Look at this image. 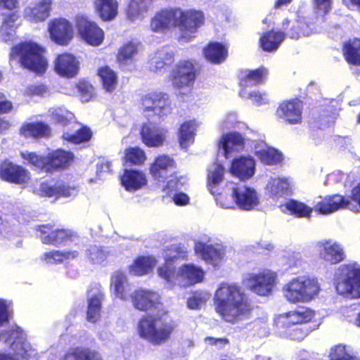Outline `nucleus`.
<instances>
[{"label": "nucleus", "instance_id": "bb28decb", "mask_svg": "<svg viewBox=\"0 0 360 360\" xmlns=\"http://www.w3.org/2000/svg\"><path fill=\"white\" fill-rule=\"evenodd\" d=\"M51 0H36L24 9V17L32 22L44 21L50 15Z\"/></svg>", "mask_w": 360, "mask_h": 360}, {"label": "nucleus", "instance_id": "49530a36", "mask_svg": "<svg viewBox=\"0 0 360 360\" xmlns=\"http://www.w3.org/2000/svg\"><path fill=\"white\" fill-rule=\"evenodd\" d=\"M343 53L349 63L360 65V39L355 38L346 42Z\"/></svg>", "mask_w": 360, "mask_h": 360}, {"label": "nucleus", "instance_id": "e2e57ef3", "mask_svg": "<svg viewBox=\"0 0 360 360\" xmlns=\"http://www.w3.org/2000/svg\"><path fill=\"white\" fill-rule=\"evenodd\" d=\"M187 182V178L186 176L176 175H170L169 179L167 181V184L162 186V191L169 194L174 191L180 189Z\"/></svg>", "mask_w": 360, "mask_h": 360}, {"label": "nucleus", "instance_id": "72a5a7b5", "mask_svg": "<svg viewBox=\"0 0 360 360\" xmlns=\"http://www.w3.org/2000/svg\"><path fill=\"white\" fill-rule=\"evenodd\" d=\"M122 184L128 191L140 189L147 183L146 175L137 170L126 169L121 178Z\"/></svg>", "mask_w": 360, "mask_h": 360}, {"label": "nucleus", "instance_id": "de8ad7c7", "mask_svg": "<svg viewBox=\"0 0 360 360\" xmlns=\"http://www.w3.org/2000/svg\"><path fill=\"white\" fill-rule=\"evenodd\" d=\"M152 0H130L127 16L131 20L142 18L151 5Z\"/></svg>", "mask_w": 360, "mask_h": 360}, {"label": "nucleus", "instance_id": "a18cd8bd", "mask_svg": "<svg viewBox=\"0 0 360 360\" xmlns=\"http://www.w3.org/2000/svg\"><path fill=\"white\" fill-rule=\"evenodd\" d=\"M18 20L19 16L15 13L9 14L4 19L0 30L1 37L4 41H8L13 39L15 35V30L18 25Z\"/></svg>", "mask_w": 360, "mask_h": 360}, {"label": "nucleus", "instance_id": "69168bd1", "mask_svg": "<svg viewBox=\"0 0 360 360\" xmlns=\"http://www.w3.org/2000/svg\"><path fill=\"white\" fill-rule=\"evenodd\" d=\"M187 249L182 245H174L170 250V253L167 254L165 256V264H167V259L170 257L169 265L172 266V262L177 259H185L187 257Z\"/></svg>", "mask_w": 360, "mask_h": 360}, {"label": "nucleus", "instance_id": "f03ea898", "mask_svg": "<svg viewBox=\"0 0 360 360\" xmlns=\"http://www.w3.org/2000/svg\"><path fill=\"white\" fill-rule=\"evenodd\" d=\"M215 311L226 322L236 323L250 318L252 307L242 288L233 283H221L214 295Z\"/></svg>", "mask_w": 360, "mask_h": 360}, {"label": "nucleus", "instance_id": "ea45409f", "mask_svg": "<svg viewBox=\"0 0 360 360\" xmlns=\"http://www.w3.org/2000/svg\"><path fill=\"white\" fill-rule=\"evenodd\" d=\"M103 298V294L99 289L89 292L87 308V320L89 321L95 323L99 319Z\"/></svg>", "mask_w": 360, "mask_h": 360}, {"label": "nucleus", "instance_id": "09e8293b", "mask_svg": "<svg viewBox=\"0 0 360 360\" xmlns=\"http://www.w3.org/2000/svg\"><path fill=\"white\" fill-rule=\"evenodd\" d=\"M78 255L79 252L77 250H53L44 252L41 256V259L44 260L47 264H53L63 262L66 260L73 259L76 258Z\"/></svg>", "mask_w": 360, "mask_h": 360}, {"label": "nucleus", "instance_id": "774afa93", "mask_svg": "<svg viewBox=\"0 0 360 360\" xmlns=\"http://www.w3.org/2000/svg\"><path fill=\"white\" fill-rule=\"evenodd\" d=\"M12 317V310L9 303L0 299V326L7 323Z\"/></svg>", "mask_w": 360, "mask_h": 360}, {"label": "nucleus", "instance_id": "c756f323", "mask_svg": "<svg viewBox=\"0 0 360 360\" xmlns=\"http://www.w3.org/2000/svg\"><path fill=\"white\" fill-rule=\"evenodd\" d=\"M349 204V200L345 199L343 196L333 195L325 197L317 201L315 205V209L323 214H329L340 209L347 207Z\"/></svg>", "mask_w": 360, "mask_h": 360}, {"label": "nucleus", "instance_id": "9b49d317", "mask_svg": "<svg viewBox=\"0 0 360 360\" xmlns=\"http://www.w3.org/2000/svg\"><path fill=\"white\" fill-rule=\"evenodd\" d=\"M143 110L148 117H156L163 120L172 112L171 101L166 94L153 92L142 98Z\"/></svg>", "mask_w": 360, "mask_h": 360}, {"label": "nucleus", "instance_id": "7c9ffc66", "mask_svg": "<svg viewBox=\"0 0 360 360\" xmlns=\"http://www.w3.org/2000/svg\"><path fill=\"white\" fill-rule=\"evenodd\" d=\"M255 155L265 165H275L282 160L283 155L278 150L268 146L264 141L255 142Z\"/></svg>", "mask_w": 360, "mask_h": 360}, {"label": "nucleus", "instance_id": "cd10ccee", "mask_svg": "<svg viewBox=\"0 0 360 360\" xmlns=\"http://www.w3.org/2000/svg\"><path fill=\"white\" fill-rule=\"evenodd\" d=\"M2 179L15 184H25L30 179V173L20 166L4 162L0 167Z\"/></svg>", "mask_w": 360, "mask_h": 360}, {"label": "nucleus", "instance_id": "4d7b16f0", "mask_svg": "<svg viewBox=\"0 0 360 360\" xmlns=\"http://www.w3.org/2000/svg\"><path fill=\"white\" fill-rule=\"evenodd\" d=\"M240 96L243 98L251 99L252 103L257 105H264L269 101V96L265 91H248L245 89H242L240 91Z\"/></svg>", "mask_w": 360, "mask_h": 360}, {"label": "nucleus", "instance_id": "f704fd0d", "mask_svg": "<svg viewBox=\"0 0 360 360\" xmlns=\"http://www.w3.org/2000/svg\"><path fill=\"white\" fill-rule=\"evenodd\" d=\"M111 288L117 298L124 301L128 300L130 284L124 273L117 271L112 274Z\"/></svg>", "mask_w": 360, "mask_h": 360}, {"label": "nucleus", "instance_id": "603ef678", "mask_svg": "<svg viewBox=\"0 0 360 360\" xmlns=\"http://www.w3.org/2000/svg\"><path fill=\"white\" fill-rule=\"evenodd\" d=\"M284 206L291 214L297 217L309 218L312 213V208L295 200H290Z\"/></svg>", "mask_w": 360, "mask_h": 360}, {"label": "nucleus", "instance_id": "f3484780", "mask_svg": "<svg viewBox=\"0 0 360 360\" xmlns=\"http://www.w3.org/2000/svg\"><path fill=\"white\" fill-rule=\"evenodd\" d=\"M48 31L51 41L60 46L68 45L74 35L72 23L65 18H56L50 21Z\"/></svg>", "mask_w": 360, "mask_h": 360}, {"label": "nucleus", "instance_id": "13d9d810", "mask_svg": "<svg viewBox=\"0 0 360 360\" xmlns=\"http://www.w3.org/2000/svg\"><path fill=\"white\" fill-rule=\"evenodd\" d=\"M91 136V131L87 127H82L78 129L75 134H70L65 132L63 134V137L64 139L75 143H79L84 141H87Z\"/></svg>", "mask_w": 360, "mask_h": 360}, {"label": "nucleus", "instance_id": "58836bf2", "mask_svg": "<svg viewBox=\"0 0 360 360\" xmlns=\"http://www.w3.org/2000/svg\"><path fill=\"white\" fill-rule=\"evenodd\" d=\"M200 123L190 120L183 123L179 129V141L182 148L187 149L194 142L195 131Z\"/></svg>", "mask_w": 360, "mask_h": 360}, {"label": "nucleus", "instance_id": "c9c22d12", "mask_svg": "<svg viewBox=\"0 0 360 360\" xmlns=\"http://www.w3.org/2000/svg\"><path fill=\"white\" fill-rule=\"evenodd\" d=\"M74 155L70 151L58 149L48 155V167L47 172L58 168H65L68 167L73 160Z\"/></svg>", "mask_w": 360, "mask_h": 360}, {"label": "nucleus", "instance_id": "20e7f679", "mask_svg": "<svg viewBox=\"0 0 360 360\" xmlns=\"http://www.w3.org/2000/svg\"><path fill=\"white\" fill-rule=\"evenodd\" d=\"M281 29L285 32L281 30H271L262 34L260 44L265 51L277 50L286 36L295 39L301 36H309L316 32L304 22L290 21L288 18L283 20Z\"/></svg>", "mask_w": 360, "mask_h": 360}, {"label": "nucleus", "instance_id": "864d4df0", "mask_svg": "<svg viewBox=\"0 0 360 360\" xmlns=\"http://www.w3.org/2000/svg\"><path fill=\"white\" fill-rule=\"evenodd\" d=\"M98 74L103 82V88L107 91H112L117 84V76L115 72L105 66L101 68Z\"/></svg>", "mask_w": 360, "mask_h": 360}, {"label": "nucleus", "instance_id": "79ce46f5", "mask_svg": "<svg viewBox=\"0 0 360 360\" xmlns=\"http://www.w3.org/2000/svg\"><path fill=\"white\" fill-rule=\"evenodd\" d=\"M94 6L97 13L103 20H111L117 15V0H95Z\"/></svg>", "mask_w": 360, "mask_h": 360}, {"label": "nucleus", "instance_id": "2f4dec72", "mask_svg": "<svg viewBox=\"0 0 360 360\" xmlns=\"http://www.w3.org/2000/svg\"><path fill=\"white\" fill-rule=\"evenodd\" d=\"M174 160L167 155L157 157L150 166V174L159 182H164L167 179L168 173L174 167Z\"/></svg>", "mask_w": 360, "mask_h": 360}, {"label": "nucleus", "instance_id": "e433bc0d", "mask_svg": "<svg viewBox=\"0 0 360 360\" xmlns=\"http://www.w3.org/2000/svg\"><path fill=\"white\" fill-rule=\"evenodd\" d=\"M268 75V70L265 68H260L256 70H245L240 72V84L242 89L255 86L262 83Z\"/></svg>", "mask_w": 360, "mask_h": 360}, {"label": "nucleus", "instance_id": "052dcab7", "mask_svg": "<svg viewBox=\"0 0 360 360\" xmlns=\"http://www.w3.org/2000/svg\"><path fill=\"white\" fill-rule=\"evenodd\" d=\"M53 119L62 124L73 119V114L63 107L53 108L49 111Z\"/></svg>", "mask_w": 360, "mask_h": 360}, {"label": "nucleus", "instance_id": "dca6fc26", "mask_svg": "<svg viewBox=\"0 0 360 360\" xmlns=\"http://www.w3.org/2000/svg\"><path fill=\"white\" fill-rule=\"evenodd\" d=\"M33 193L41 197L74 198L78 193L76 186H70L63 183L52 184L50 182L37 183L33 188Z\"/></svg>", "mask_w": 360, "mask_h": 360}, {"label": "nucleus", "instance_id": "4c0bfd02", "mask_svg": "<svg viewBox=\"0 0 360 360\" xmlns=\"http://www.w3.org/2000/svg\"><path fill=\"white\" fill-rule=\"evenodd\" d=\"M174 61V56L168 49L164 48L157 51L150 56L149 68L151 71L158 72L165 66L171 65Z\"/></svg>", "mask_w": 360, "mask_h": 360}, {"label": "nucleus", "instance_id": "ddd939ff", "mask_svg": "<svg viewBox=\"0 0 360 360\" xmlns=\"http://www.w3.org/2000/svg\"><path fill=\"white\" fill-rule=\"evenodd\" d=\"M76 27L80 37L88 44L99 46L104 39V32L98 25L89 20L84 15H77L75 18Z\"/></svg>", "mask_w": 360, "mask_h": 360}, {"label": "nucleus", "instance_id": "412c9836", "mask_svg": "<svg viewBox=\"0 0 360 360\" xmlns=\"http://www.w3.org/2000/svg\"><path fill=\"white\" fill-rule=\"evenodd\" d=\"M256 162L250 156H240L234 158L229 168L230 173L241 181L251 179L255 173Z\"/></svg>", "mask_w": 360, "mask_h": 360}, {"label": "nucleus", "instance_id": "338daca9", "mask_svg": "<svg viewBox=\"0 0 360 360\" xmlns=\"http://www.w3.org/2000/svg\"><path fill=\"white\" fill-rule=\"evenodd\" d=\"M353 180V174H348L341 171H337L328 174L326 181L342 182L345 186H347L352 184Z\"/></svg>", "mask_w": 360, "mask_h": 360}, {"label": "nucleus", "instance_id": "4be33fe9", "mask_svg": "<svg viewBox=\"0 0 360 360\" xmlns=\"http://www.w3.org/2000/svg\"><path fill=\"white\" fill-rule=\"evenodd\" d=\"M167 129L165 127L157 126L153 122L144 124L141 131L142 141L148 147H159L166 140Z\"/></svg>", "mask_w": 360, "mask_h": 360}, {"label": "nucleus", "instance_id": "f8f14e48", "mask_svg": "<svg viewBox=\"0 0 360 360\" xmlns=\"http://www.w3.org/2000/svg\"><path fill=\"white\" fill-rule=\"evenodd\" d=\"M41 240L44 244L53 245H68L78 240L77 235L69 229L53 230L50 225L43 224L38 226Z\"/></svg>", "mask_w": 360, "mask_h": 360}, {"label": "nucleus", "instance_id": "6e6552de", "mask_svg": "<svg viewBox=\"0 0 360 360\" xmlns=\"http://www.w3.org/2000/svg\"><path fill=\"white\" fill-rule=\"evenodd\" d=\"M44 49L32 41L22 42L12 48L11 59L20 58L21 64L36 72H44L47 67V61L43 56Z\"/></svg>", "mask_w": 360, "mask_h": 360}, {"label": "nucleus", "instance_id": "aec40b11", "mask_svg": "<svg viewBox=\"0 0 360 360\" xmlns=\"http://www.w3.org/2000/svg\"><path fill=\"white\" fill-rule=\"evenodd\" d=\"M195 255L207 264L216 267L224 257V250L220 246H215L202 240H196L194 244Z\"/></svg>", "mask_w": 360, "mask_h": 360}, {"label": "nucleus", "instance_id": "4468645a", "mask_svg": "<svg viewBox=\"0 0 360 360\" xmlns=\"http://www.w3.org/2000/svg\"><path fill=\"white\" fill-rule=\"evenodd\" d=\"M181 16L178 18V27L181 32V38L188 41L197 30L203 24L204 15L201 11L196 10H181Z\"/></svg>", "mask_w": 360, "mask_h": 360}, {"label": "nucleus", "instance_id": "c03bdc74", "mask_svg": "<svg viewBox=\"0 0 360 360\" xmlns=\"http://www.w3.org/2000/svg\"><path fill=\"white\" fill-rule=\"evenodd\" d=\"M227 49L221 44L218 42L210 43L204 49V54L207 60L212 63H221L225 60L227 57Z\"/></svg>", "mask_w": 360, "mask_h": 360}, {"label": "nucleus", "instance_id": "6ab92c4d", "mask_svg": "<svg viewBox=\"0 0 360 360\" xmlns=\"http://www.w3.org/2000/svg\"><path fill=\"white\" fill-rule=\"evenodd\" d=\"M302 105L300 101L289 100L279 104L276 115L289 124H297L302 121Z\"/></svg>", "mask_w": 360, "mask_h": 360}, {"label": "nucleus", "instance_id": "5701e85b", "mask_svg": "<svg viewBox=\"0 0 360 360\" xmlns=\"http://www.w3.org/2000/svg\"><path fill=\"white\" fill-rule=\"evenodd\" d=\"M180 15V8L162 10L152 18L150 28L153 32H159L172 27H178Z\"/></svg>", "mask_w": 360, "mask_h": 360}, {"label": "nucleus", "instance_id": "37998d69", "mask_svg": "<svg viewBox=\"0 0 360 360\" xmlns=\"http://www.w3.org/2000/svg\"><path fill=\"white\" fill-rule=\"evenodd\" d=\"M61 360H103L100 352L89 348L77 347L69 350Z\"/></svg>", "mask_w": 360, "mask_h": 360}, {"label": "nucleus", "instance_id": "3c124183", "mask_svg": "<svg viewBox=\"0 0 360 360\" xmlns=\"http://www.w3.org/2000/svg\"><path fill=\"white\" fill-rule=\"evenodd\" d=\"M20 132L25 136H43L49 132V127L43 122L27 123L20 129Z\"/></svg>", "mask_w": 360, "mask_h": 360}, {"label": "nucleus", "instance_id": "5fc2aeb1", "mask_svg": "<svg viewBox=\"0 0 360 360\" xmlns=\"http://www.w3.org/2000/svg\"><path fill=\"white\" fill-rule=\"evenodd\" d=\"M137 44L134 42H128L119 49L117 60L120 63L127 64L131 62L137 54Z\"/></svg>", "mask_w": 360, "mask_h": 360}, {"label": "nucleus", "instance_id": "6e6d98bb", "mask_svg": "<svg viewBox=\"0 0 360 360\" xmlns=\"http://www.w3.org/2000/svg\"><path fill=\"white\" fill-rule=\"evenodd\" d=\"M210 298V294L205 291L195 292L187 300V307L190 309L198 310Z\"/></svg>", "mask_w": 360, "mask_h": 360}, {"label": "nucleus", "instance_id": "f257e3e1", "mask_svg": "<svg viewBox=\"0 0 360 360\" xmlns=\"http://www.w3.org/2000/svg\"><path fill=\"white\" fill-rule=\"evenodd\" d=\"M224 168L219 163H214L208 169L207 184L210 193L216 196V202L221 207L233 209L236 207L243 211H250L255 209L259 204V196L253 187L237 184L231 188V200L224 199L218 193L217 188L223 181Z\"/></svg>", "mask_w": 360, "mask_h": 360}, {"label": "nucleus", "instance_id": "39448f33", "mask_svg": "<svg viewBox=\"0 0 360 360\" xmlns=\"http://www.w3.org/2000/svg\"><path fill=\"white\" fill-rule=\"evenodd\" d=\"M169 259L170 257L167 259V265L158 269L159 276L165 281L167 288H172L175 285H192L203 281L205 271L200 266L193 264H184L176 272L174 267L169 265Z\"/></svg>", "mask_w": 360, "mask_h": 360}, {"label": "nucleus", "instance_id": "473e14b6", "mask_svg": "<svg viewBox=\"0 0 360 360\" xmlns=\"http://www.w3.org/2000/svg\"><path fill=\"white\" fill-rule=\"evenodd\" d=\"M314 316V313L311 309L306 307H299L294 311L281 315L279 320L286 325H295L309 322Z\"/></svg>", "mask_w": 360, "mask_h": 360}, {"label": "nucleus", "instance_id": "a878e982", "mask_svg": "<svg viewBox=\"0 0 360 360\" xmlns=\"http://www.w3.org/2000/svg\"><path fill=\"white\" fill-rule=\"evenodd\" d=\"M244 138L238 132L224 134L219 141V155L229 158L234 152H239L244 147Z\"/></svg>", "mask_w": 360, "mask_h": 360}, {"label": "nucleus", "instance_id": "0e129e2a", "mask_svg": "<svg viewBox=\"0 0 360 360\" xmlns=\"http://www.w3.org/2000/svg\"><path fill=\"white\" fill-rule=\"evenodd\" d=\"M125 159L127 162L139 165L145 161L146 155L144 151L139 148H131L126 150Z\"/></svg>", "mask_w": 360, "mask_h": 360}, {"label": "nucleus", "instance_id": "393cba45", "mask_svg": "<svg viewBox=\"0 0 360 360\" xmlns=\"http://www.w3.org/2000/svg\"><path fill=\"white\" fill-rule=\"evenodd\" d=\"M53 63L56 72L62 77H73L79 71V62L71 53L58 55Z\"/></svg>", "mask_w": 360, "mask_h": 360}, {"label": "nucleus", "instance_id": "a211bd4d", "mask_svg": "<svg viewBox=\"0 0 360 360\" xmlns=\"http://www.w3.org/2000/svg\"><path fill=\"white\" fill-rule=\"evenodd\" d=\"M195 79L193 63L188 60L180 61L172 70L171 80L175 88L180 89L192 85Z\"/></svg>", "mask_w": 360, "mask_h": 360}, {"label": "nucleus", "instance_id": "9d476101", "mask_svg": "<svg viewBox=\"0 0 360 360\" xmlns=\"http://www.w3.org/2000/svg\"><path fill=\"white\" fill-rule=\"evenodd\" d=\"M277 274L270 270L244 275L243 284L252 292L262 296L270 294L276 284Z\"/></svg>", "mask_w": 360, "mask_h": 360}, {"label": "nucleus", "instance_id": "2eb2a0df", "mask_svg": "<svg viewBox=\"0 0 360 360\" xmlns=\"http://www.w3.org/2000/svg\"><path fill=\"white\" fill-rule=\"evenodd\" d=\"M319 257L330 264H337L346 258L343 245L333 239H322L316 245Z\"/></svg>", "mask_w": 360, "mask_h": 360}, {"label": "nucleus", "instance_id": "680f3d73", "mask_svg": "<svg viewBox=\"0 0 360 360\" xmlns=\"http://www.w3.org/2000/svg\"><path fill=\"white\" fill-rule=\"evenodd\" d=\"M330 360H359L352 356L342 345H336L330 349Z\"/></svg>", "mask_w": 360, "mask_h": 360}, {"label": "nucleus", "instance_id": "0eeeda50", "mask_svg": "<svg viewBox=\"0 0 360 360\" xmlns=\"http://www.w3.org/2000/svg\"><path fill=\"white\" fill-rule=\"evenodd\" d=\"M337 292L345 298H360V264L352 262L339 266L335 274Z\"/></svg>", "mask_w": 360, "mask_h": 360}, {"label": "nucleus", "instance_id": "c85d7f7f", "mask_svg": "<svg viewBox=\"0 0 360 360\" xmlns=\"http://www.w3.org/2000/svg\"><path fill=\"white\" fill-rule=\"evenodd\" d=\"M292 182L287 177H271L266 184V193L274 200L290 194Z\"/></svg>", "mask_w": 360, "mask_h": 360}, {"label": "nucleus", "instance_id": "a19ab883", "mask_svg": "<svg viewBox=\"0 0 360 360\" xmlns=\"http://www.w3.org/2000/svg\"><path fill=\"white\" fill-rule=\"evenodd\" d=\"M157 260L152 256H140L129 266V272L135 276H143L153 271Z\"/></svg>", "mask_w": 360, "mask_h": 360}, {"label": "nucleus", "instance_id": "8fccbe9b", "mask_svg": "<svg viewBox=\"0 0 360 360\" xmlns=\"http://www.w3.org/2000/svg\"><path fill=\"white\" fill-rule=\"evenodd\" d=\"M110 252L105 248L96 245H89L85 251V256L92 264H101L108 257Z\"/></svg>", "mask_w": 360, "mask_h": 360}, {"label": "nucleus", "instance_id": "1a4fd4ad", "mask_svg": "<svg viewBox=\"0 0 360 360\" xmlns=\"http://www.w3.org/2000/svg\"><path fill=\"white\" fill-rule=\"evenodd\" d=\"M10 333V340L13 339L10 349L13 354L0 352V360H38L37 351L26 340V335L20 327L15 326Z\"/></svg>", "mask_w": 360, "mask_h": 360}, {"label": "nucleus", "instance_id": "7ed1b4c3", "mask_svg": "<svg viewBox=\"0 0 360 360\" xmlns=\"http://www.w3.org/2000/svg\"><path fill=\"white\" fill-rule=\"evenodd\" d=\"M174 328V323L166 316L147 315L139 320L137 332L153 345H160L169 338Z\"/></svg>", "mask_w": 360, "mask_h": 360}, {"label": "nucleus", "instance_id": "b1692460", "mask_svg": "<svg viewBox=\"0 0 360 360\" xmlns=\"http://www.w3.org/2000/svg\"><path fill=\"white\" fill-rule=\"evenodd\" d=\"M130 299L135 309L146 311L156 307L160 296L154 291L138 289L130 295Z\"/></svg>", "mask_w": 360, "mask_h": 360}, {"label": "nucleus", "instance_id": "423d86ee", "mask_svg": "<svg viewBox=\"0 0 360 360\" xmlns=\"http://www.w3.org/2000/svg\"><path fill=\"white\" fill-rule=\"evenodd\" d=\"M320 290L316 278L309 276H298L290 279L283 287V295L292 303H305L314 300Z\"/></svg>", "mask_w": 360, "mask_h": 360}, {"label": "nucleus", "instance_id": "bf43d9fd", "mask_svg": "<svg viewBox=\"0 0 360 360\" xmlns=\"http://www.w3.org/2000/svg\"><path fill=\"white\" fill-rule=\"evenodd\" d=\"M21 156L24 160L28 161L29 163L36 167L37 168L42 169L47 172L49 164L48 156L42 157L27 151L22 152Z\"/></svg>", "mask_w": 360, "mask_h": 360}]
</instances>
